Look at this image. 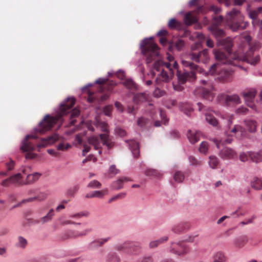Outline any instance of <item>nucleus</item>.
Listing matches in <instances>:
<instances>
[{"mask_svg": "<svg viewBox=\"0 0 262 262\" xmlns=\"http://www.w3.org/2000/svg\"><path fill=\"white\" fill-rule=\"evenodd\" d=\"M223 20V17L222 15L215 16L213 18V22L211 27H217L220 25Z\"/></svg>", "mask_w": 262, "mask_h": 262, "instance_id": "8fccbe9b", "label": "nucleus"}, {"mask_svg": "<svg viewBox=\"0 0 262 262\" xmlns=\"http://www.w3.org/2000/svg\"><path fill=\"white\" fill-rule=\"evenodd\" d=\"M126 181H128V179L126 177H123L119 179L112 183V187L114 189L118 190L123 187V182Z\"/></svg>", "mask_w": 262, "mask_h": 262, "instance_id": "c85d7f7f", "label": "nucleus"}, {"mask_svg": "<svg viewBox=\"0 0 262 262\" xmlns=\"http://www.w3.org/2000/svg\"><path fill=\"white\" fill-rule=\"evenodd\" d=\"M244 19V16L243 14L236 8H233L231 11H228L226 16V21H243Z\"/></svg>", "mask_w": 262, "mask_h": 262, "instance_id": "1a4fd4ad", "label": "nucleus"}, {"mask_svg": "<svg viewBox=\"0 0 262 262\" xmlns=\"http://www.w3.org/2000/svg\"><path fill=\"white\" fill-rule=\"evenodd\" d=\"M170 251L178 255H182L187 253L189 250L188 248L182 243H172L170 247Z\"/></svg>", "mask_w": 262, "mask_h": 262, "instance_id": "6e6552de", "label": "nucleus"}, {"mask_svg": "<svg viewBox=\"0 0 262 262\" xmlns=\"http://www.w3.org/2000/svg\"><path fill=\"white\" fill-rule=\"evenodd\" d=\"M209 165L212 169H215L217 168L219 164V160L214 156H210L209 157Z\"/></svg>", "mask_w": 262, "mask_h": 262, "instance_id": "f704fd0d", "label": "nucleus"}, {"mask_svg": "<svg viewBox=\"0 0 262 262\" xmlns=\"http://www.w3.org/2000/svg\"><path fill=\"white\" fill-rule=\"evenodd\" d=\"M122 84L129 90H136L137 89L136 84L132 79H125L122 82Z\"/></svg>", "mask_w": 262, "mask_h": 262, "instance_id": "c756f323", "label": "nucleus"}, {"mask_svg": "<svg viewBox=\"0 0 262 262\" xmlns=\"http://www.w3.org/2000/svg\"><path fill=\"white\" fill-rule=\"evenodd\" d=\"M108 192L107 189L103 190L102 191L96 190L91 192L93 198H102L105 194H106Z\"/></svg>", "mask_w": 262, "mask_h": 262, "instance_id": "c03bdc74", "label": "nucleus"}, {"mask_svg": "<svg viewBox=\"0 0 262 262\" xmlns=\"http://www.w3.org/2000/svg\"><path fill=\"white\" fill-rule=\"evenodd\" d=\"M221 158L224 160L232 159L237 157V154L231 148L225 147L219 153Z\"/></svg>", "mask_w": 262, "mask_h": 262, "instance_id": "9d476101", "label": "nucleus"}, {"mask_svg": "<svg viewBox=\"0 0 262 262\" xmlns=\"http://www.w3.org/2000/svg\"><path fill=\"white\" fill-rule=\"evenodd\" d=\"M182 83H180L179 81L177 83L172 82V86L174 90L181 92L183 90V86Z\"/></svg>", "mask_w": 262, "mask_h": 262, "instance_id": "052dcab7", "label": "nucleus"}, {"mask_svg": "<svg viewBox=\"0 0 262 262\" xmlns=\"http://www.w3.org/2000/svg\"><path fill=\"white\" fill-rule=\"evenodd\" d=\"M243 21H226V23L229 28L233 32L241 30V24H243Z\"/></svg>", "mask_w": 262, "mask_h": 262, "instance_id": "4be33fe9", "label": "nucleus"}, {"mask_svg": "<svg viewBox=\"0 0 262 262\" xmlns=\"http://www.w3.org/2000/svg\"><path fill=\"white\" fill-rule=\"evenodd\" d=\"M248 241V237L246 236H239L233 239V245L235 248L241 249L247 243Z\"/></svg>", "mask_w": 262, "mask_h": 262, "instance_id": "ddd939ff", "label": "nucleus"}, {"mask_svg": "<svg viewBox=\"0 0 262 262\" xmlns=\"http://www.w3.org/2000/svg\"><path fill=\"white\" fill-rule=\"evenodd\" d=\"M163 66V61L161 59H158L155 61L153 64V68L156 69L157 71L159 70V68L160 66Z\"/></svg>", "mask_w": 262, "mask_h": 262, "instance_id": "338daca9", "label": "nucleus"}, {"mask_svg": "<svg viewBox=\"0 0 262 262\" xmlns=\"http://www.w3.org/2000/svg\"><path fill=\"white\" fill-rule=\"evenodd\" d=\"M23 176L21 173H18L13 176H12L10 179L11 183L16 184L19 185H24V181L22 180Z\"/></svg>", "mask_w": 262, "mask_h": 262, "instance_id": "a878e982", "label": "nucleus"}, {"mask_svg": "<svg viewBox=\"0 0 262 262\" xmlns=\"http://www.w3.org/2000/svg\"><path fill=\"white\" fill-rule=\"evenodd\" d=\"M139 246L137 243L133 242H125L123 243L118 244L115 249L118 251L128 254H136Z\"/></svg>", "mask_w": 262, "mask_h": 262, "instance_id": "39448f33", "label": "nucleus"}, {"mask_svg": "<svg viewBox=\"0 0 262 262\" xmlns=\"http://www.w3.org/2000/svg\"><path fill=\"white\" fill-rule=\"evenodd\" d=\"M75 104V99L73 97H68L65 100L61 102L59 105V112L54 116L51 117L49 115H47L39 123L37 127L34 129V131L30 134L26 136L25 138L22 141L20 149L23 152L32 151L35 149V146L30 142H28V139L30 138L36 139L38 136L36 133L43 134L50 130L53 126L54 124L58 121H62V117L67 114L70 110Z\"/></svg>", "mask_w": 262, "mask_h": 262, "instance_id": "f257e3e1", "label": "nucleus"}, {"mask_svg": "<svg viewBox=\"0 0 262 262\" xmlns=\"http://www.w3.org/2000/svg\"><path fill=\"white\" fill-rule=\"evenodd\" d=\"M226 96H227V95H226L224 93H221V94H219L217 96V97H216V100L219 102H224L225 103H226Z\"/></svg>", "mask_w": 262, "mask_h": 262, "instance_id": "680f3d73", "label": "nucleus"}, {"mask_svg": "<svg viewBox=\"0 0 262 262\" xmlns=\"http://www.w3.org/2000/svg\"><path fill=\"white\" fill-rule=\"evenodd\" d=\"M91 229H86L82 231L79 232L78 231H69L68 232V235L65 237H63V239H66L68 238H76L77 237H81L85 236L88 234V233L91 232Z\"/></svg>", "mask_w": 262, "mask_h": 262, "instance_id": "f8f14e48", "label": "nucleus"}, {"mask_svg": "<svg viewBox=\"0 0 262 262\" xmlns=\"http://www.w3.org/2000/svg\"><path fill=\"white\" fill-rule=\"evenodd\" d=\"M209 30L211 32L212 34L216 38H219L224 35L223 30L219 29L217 27H210Z\"/></svg>", "mask_w": 262, "mask_h": 262, "instance_id": "7c9ffc66", "label": "nucleus"}, {"mask_svg": "<svg viewBox=\"0 0 262 262\" xmlns=\"http://www.w3.org/2000/svg\"><path fill=\"white\" fill-rule=\"evenodd\" d=\"M71 146V145L69 143H60L57 145V149L59 150L64 151L69 148Z\"/></svg>", "mask_w": 262, "mask_h": 262, "instance_id": "4d7b16f0", "label": "nucleus"}, {"mask_svg": "<svg viewBox=\"0 0 262 262\" xmlns=\"http://www.w3.org/2000/svg\"><path fill=\"white\" fill-rule=\"evenodd\" d=\"M198 56L199 57V63H207L209 58L208 55V51L207 49H204L203 51L199 52Z\"/></svg>", "mask_w": 262, "mask_h": 262, "instance_id": "bb28decb", "label": "nucleus"}, {"mask_svg": "<svg viewBox=\"0 0 262 262\" xmlns=\"http://www.w3.org/2000/svg\"><path fill=\"white\" fill-rule=\"evenodd\" d=\"M249 158L255 163H259L262 160V150L257 152L249 151Z\"/></svg>", "mask_w": 262, "mask_h": 262, "instance_id": "5701e85b", "label": "nucleus"}, {"mask_svg": "<svg viewBox=\"0 0 262 262\" xmlns=\"http://www.w3.org/2000/svg\"><path fill=\"white\" fill-rule=\"evenodd\" d=\"M101 186V184L97 180L91 181L88 184L87 187L92 189L100 188Z\"/></svg>", "mask_w": 262, "mask_h": 262, "instance_id": "3c124183", "label": "nucleus"}, {"mask_svg": "<svg viewBox=\"0 0 262 262\" xmlns=\"http://www.w3.org/2000/svg\"><path fill=\"white\" fill-rule=\"evenodd\" d=\"M248 111L249 110L246 107L241 106L235 110V113L239 115H244L247 114Z\"/></svg>", "mask_w": 262, "mask_h": 262, "instance_id": "603ef678", "label": "nucleus"}, {"mask_svg": "<svg viewBox=\"0 0 262 262\" xmlns=\"http://www.w3.org/2000/svg\"><path fill=\"white\" fill-rule=\"evenodd\" d=\"M48 196V193L46 192H40L37 195H36V200L39 201H42L45 200Z\"/></svg>", "mask_w": 262, "mask_h": 262, "instance_id": "13d9d810", "label": "nucleus"}, {"mask_svg": "<svg viewBox=\"0 0 262 262\" xmlns=\"http://www.w3.org/2000/svg\"><path fill=\"white\" fill-rule=\"evenodd\" d=\"M251 187L256 190L262 189V181L258 178H254L251 182Z\"/></svg>", "mask_w": 262, "mask_h": 262, "instance_id": "4c0bfd02", "label": "nucleus"}, {"mask_svg": "<svg viewBox=\"0 0 262 262\" xmlns=\"http://www.w3.org/2000/svg\"><path fill=\"white\" fill-rule=\"evenodd\" d=\"M129 145L133 156L135 158L138 157L140 154L139 146L138 143L135 141H131Z\"/></svg>", "mask_w": 262, "mask_h": 262, "instance_id": "aec40b11", "label": "nucleus"}, {"mask_svg": "<svg viewBox=\"0 0 262 262\" xmlns=\"http://www.w3.org/2000/svg\"><path fill=\"white\" fill-rule=\"evenodd\" d=\"M177 76L178 81L182 84H184L187 81H193L196 79L195 73L194 71H185L181 73L177 70Z\"/></svg>", "mask_w": 262, "mask_h": 262, "instance_id": "0eeeda50", "label": "nucleus"}, {"mask_svg": "<svg viewBox=\"0 0 262 262\" xmlns=\"http://www.w3.org/2000/svg\"><path fill=\"white\" fill-rule=\"evenodd\" d=\"M120 258L115 253H109L106 257V262H120Z\"/></svg>", "mask_w": 262, "mask_h": 262, "instance_id": "2f4dec72", "label": "nucleus"}, {"mask_svg": "<svg viewBox=\"0 0 262 262\" xmlns=\"http://www.w3.org/2000/svg\"><path fill=\"white\" fill-rule=\"evenodd\" d=\"M100 138L102 140L103 145H106L108 148H111L113 146L112 143H110L108 141V137L106 134H100Z\"/></svg>", "mask_w": 262, "mask_h": 262, "instance_id": "09e8293b", "label": "nucleus"}, {"mask_svg": "<svg viewBox=\"0 0 262 262\" xmlns=\"http://www.w3.org/2000/svg\"><path fill=\"white\" fill-rule=\"evenodd\" d=\"M257 91L254 88L247 89L241 92L246 104L255 111H257V109L254 104V100Z\"/></svg>", "mask_w": 262, "mask_h": 262, "instance_id": "20e7f679", "label": "nucleus"}, {"mask_svg": "<svg viewBox=\"0 0 262 262\" xmlns=\"http://www.w3.org/2000/svg\"><path fill=\"white\" fill-rule=\"evenodd\" d=\"M168 239V236H163L157 240L151 241L149 244V246L150 248H154L157 247L159 244L166 241Z\"/></svg>", "mask_w": 262, "mask_h": 262, "instance_id": "72a5a7b5", "label": "nucleus"}, {"mask_svg": "<svg viewBox=\"0 0 262 262\" xmlns=\"http://www.w3.org/2000/svg\"><path fill=\"white\" fill-rule=\"evenodd\" d=\"M164 94V91L161 90L158 88H156L154 91V95L156 97L162 96Z\"/></svg>", "mask_w": 262, "mask_h": 262, "instance_id": "774afa93", "label": "nucleus"}, {"mask_svg": "<svg viewBox=\"0 0 262 262\" xmlns=\"http://www.w3.org/2000/svg\"><path fill=\"white\" fill-rule=\"evenodd\" d=\"M58 139V136L56 134L49 136L47 138H42L41 139V142L37 145V147L38 148H41L48 146L54 143Z\"/></svg>", "mask_w": 262, "mask_h": 262, "instance_id": "9b49d317", "label": "nucleus"}, {"mask_svg": "<svg viewBox=\"0 0 262 262\" xmlns=\"http://www.w3.org/2000/svg\"><path fill=\"white\" fill-rule=\"evenodd\" d=\"M208 148L209 144L208 142L206 141H203L200 144L199 150L201 154L206 155L208 152Z\"/></svg>", "mask_w": 262, "mask_h": 262, "instance_id": "a18cd8bd", "label": "nucleus"}, {"mask_svg": "<svg viewBox=\"0 0 262 262\" xmlns=\"http://www.w3.org/2000/svg\"><path fill=\"white\" fill-rule=\"evenodd\" d=\"M41 174L38 172H34L32 174H29L27 176L25 181H24V185H28L32 184L38 180Z\"/></svg>", "mask_w": 262, "mask_h": 262, "instance_id": "6ab92c4d", "label": "nucleus"}, {"mask_svg": "<svg viewBox=\"0 0 262 262\" xmlns=\"http://www.w3.org/2000/svg\"><path fill=\"white\" fill-rule=\"evenodd\" d=\"M214 89L212 85H210L208 88L204 87H199L194 91L195 95H199L203 99L211 101L213 100L215 93Z\"/></svg>", "mask_w": 262, "mask_h": 262, "instance_id": "423d86ee", "label": "nucleus"}, {"mask_svg": "<svg viewBox=\"0 0 262 262\" xmlns=\"http://www.w3.org/2000/svg\"><path fill=\"white\" fill-rule=\"evenodd\" d=\"M167 25L170 29L173 30L178 28L180 26V23L175 18H172L169 20Z\"/></svg>", "mask_w": 262, "mask_h": 262, "instance_id": "37998d69", "label": "nucleus"}, {"mask_svg": "<svg viewBox=\"0 0 262 262\" xmlns=\"http://www.w3.org/2000/svg\"><path fill=\"white\" fill-rule=\"evenodd\" d=\"M184 21L186 25H191L197 21V18L192 12H189L185 14Z\"/></svg>", "mask_w": 262, "mask_h": 262, "instance_id": "393cba45", "label": "nucleus"}, {"mask_svg": "<svg viewBox=\"0 0 262 262\" xmlns=\"http://www.w3.org/2000/svg\"><path fill=\"white\" fill-rule=\"evenodd\" d=\"M225 260L224 255L221 252H218L216 254L215 259L213 262H224Z\"/></svg>", "mask_w": 262, "mask_h": 262, "instance_id": "864d4df0", "label": "nucleus"}, {"mask_svg": "<svg viewBox=\"0 0 262 262\" xmlns=\"http://www.w3.org/2000/svg\"><path fill=\"white\" fill-rule=\"evenodd\" d=\"M185 42L181 38L173 39L169 42V49L171 51L173 47H175L178 51H181L184 47Z\"/></svg>", "mask_w": 262, "mask_h": 262, "instance_id": "4468645a", "label": "nucleus"}, {"mask_svg": "<svg viewBox=\"0 0 262 262\" xmlns=\"http://www.w3.org/2000/svg\"><path fill=\"white\" fill-rule=\"evenodd\" d=\"M173 178L175 182L177 183H181L183 181L185 177L184 174L182 172L178 171L173 174Z\"/></svg>", "mask_w": 262, "mask_h": 262, "instance_id": "49530a36", "label": "nucleus"}, {"mask_svg": "<svg viewBox=\"0 0 262 262\" xmlns=\"http://www.w3.org/2000/svg\"><path fill=\"white\" fill-rule=\"evenodd\" d=\"M201 133L199 131L189 130L187 133V137L192 144L197 142L200 139Z\"/></svg>", "mask_w": 262, "mask_h": 262, "instance_id": "dca6fc26", "label": "nucleus"}, {"mask_svg": "<svg viewBox=\"0 0 262 262\" xmlns=\"http://www.w3.org/2000/svg\"><path fill=\"white\" fill-rule=\"evenodd\" d=\"M222 44L226 49V52L220 50H214L213 54L215 59L221 64H230L234 66H238L240 68L245 70L241 66L237 64L239 61H246L251 65H255L260 60L258 55L253 56V52L255 48L251 47L245 54H241V51L232 53L230 52L233 43L230 38H226L223 40Z\"/></svg>", "mask_w": 262, "mask_h": 262, "instance_id": "f03ea898", "label": "nucleus"}, {"mask_svg": "<svg viewBox=\"0 0 262 262\" xmlns=\"http://www.w3.org/2000/svg\"><path fill=\"white\" fill-rule=\"evenodd\" d=\"M152 39V37L145 38L140 43L141 52L146 57V63L148 64L156 60L159 55L158 46Z\"/></svg>", "mask_w": 262, "mask_h": 262, "instance_id": "7ed1b4c3", "label": "nucleus"}, {"mask_svg": "<svg viewBox=\"0 0 262 262\" xmlns=\"http://www.w3.org/2000/svg\"><path fill=\"white\" fill-rule=\"evenodd\" d=\"M182 64L185 67L189 68L190 69L192 70L191 71H198L200 73L202 72V69L200 68L198 65L194 64L193 62L182 60Z\"/></svg>", "mask_w": 262, "mask_h": 262, "instance_id": "b1692460", "label": "nucleus"}, {"mask_svg": "<svg viewBox=\"0 0 262 262\" xmlns=\"http://www.w3.org/2000/svg\"><path fill=\"white\" fill-rule=\"evenodd\" d=\"M205 116L206 120L208 123L213 126H215L217 125L218 122L216 118L213 116L207 113H205Z\"/></svg>", "mask_w": 262, "mask_h": 262, "instance_id": "a19ab883", "label": "nucleus"}, {"mask_svg": "<svg viewBox=\"0 0 262 262\" xmlns=\"http://www.w3.org/2000/svg\"><path fill=\"white\" fill-rule=\"evenodd\" d=\"M248 15L249 17L255 20L257 19L258 14L257 13V11H255V10H249L248 12Z\"/></svg>", "mask_w": 262, "mask_h": 262, "instance_id": "0e129e2a", "label": "nucleus"}, {"mask_svg": "<svg viewBox=\"0 0 262 262\" xmlns=\"http://www.w3.org/2000/svg\"><path fill=\"white\" fill-rule=\"evenodd\" d=\"M174 76V72H171L168 73L167 72L162 70L159 75V77L162 79V81L164 82H169L173 78Z\"/></svg>", "mask_w": 262, "mask_h": 262, "instance_id": "412c9836", "label": "nucleus"}, {"mask_svg": "<svg viewBox=\"0 0 262 262\" xmlns=\"http://www.w3.org/2000/svg\"><path fill=\"white\" fill-rule=\"evenodd\" d=\"M229 132L234 134L238 138L243 136L245 134V128L238 124L235 125L233 127L230 129Z\"/></svg>", "mask_w": 262, "mask_h": 262, "instance_id": "f3484780", "label": "nucleus"}, {"mask_svg": "<svg viewBox=\"0 0 262 262\" xmlns=\"http://www.w3.org/2000/svg\"><path fill=\"white\" fill-rule=\"evenodd\" d=\"M147 99V95L143 93H139L136 94L133 98L134 102L137 104L145 101Z\"/></svg>", "mask_w": 262, "mask_h": 262, "instance_id": "cd10ccee", "label": "nucleus"}, {"mask_svg": "<svg viewBox=\"0 0 262 262\" xmlns=\"http://www.w3.org/2000/svg\"><path fill=\"white\" fill-rule=\"evenodd\" d=\"M244 123L250 133H254L256 131L257 123L256 120L251 119H247L244 120Z\"/></svg>", "mask_w": 262, "mask_h": 262, "instance_id": "2eb2a0df", "label": "nucleus"}, {"mask_svg": "<svg viewBox=\"0 0 262 262\" xmlns=\"http://www.w3.org/2000/svg\"><path fill=\"white\" fill-rule=\"evenodd\" d=\"M28 244V242L23 236H19L18 237V242L16 244V246L21 249H25Z\"/></svg>", "mask_w": 262, "mask_h": 262, "instance_id": "58836bf2", "label": "nucleus"}, {"mask_svg": "<svg viewBox=\"0 0 262 262\" xmlns=\"http://www.w3.org/2000/svg\"><path fill=\"white\" fill-rule=\"evenodd\" d=\"M249 158V151L247 152H242L239 155V159L242 162H246L248 161Z\"/></svg>", "mask_w": 262, "mask_h": 262, "instance_id": "e2e57ef3", "label": "nucleus"}, {"mask_svg": "<svg viewBox=\"0 0 262 262\" xmlns=\"http://www.w3.org/2000/svg\"><path fill=\"white\" fill-rule=\"evenodd\" d=\"M89 143L93 145L95 149H99L100 148V142L99 139L96 137H91L88 139Z\"/></svg>", "mask_w": 262, "mask_h": 262, "instance_id": "c9c22d12", "label": "nucleus"}, {"mask_svg": "<svg viewBox=\"0 0 262 262\" xmlns=\"http://www.w3.org/2000/svg\"><path fill=\"white\" fill-rule=\"evenodd\" d=\"M113 108L112 105H108L105 106L103 108V111L105 116H111V113Z\"/></svg>", "mask_w": 262, "mask_h": 262, "instance_id": "5fc2aeb1", "label": "nucleus"}, {"mask_svg": "<svg viewBox=\"0 0 262 262\" xmlns=\"http://www.w3.org/2000/svg\"><path fill=\"white\" fill-rule=\"evenodd\" d=\"M242 102L239 96L237 94L227 95L226 99V104L229 105L231 103L238 104Z\"/></svg>", "mask_w": 262, "mask_h": 262, "instance_id": "a211bd4d", "label": "nucleus"}, {"mask_svg": "<svg viewBox=\"0 0 262 262\" xmlns=\"http://www.w3.org/2000/svg\"><path fill=\"white\" fill-rule=\"evenodd\" d=\"M182 109L184 113L187 116H189L190 115L191 112L193 111V108L188 104H184V105L183 106Z\"/></svg>", "mask_w": 262, "mask_h": 262, "instance_id": "6e6d98bb", "label": "nucleus"}, {"mask_svg": "<svg viewBox=\"0 0 262 262\" xmlns=\"http://www.w3.org/2000/svg\"><path fill=\"white\" fill-rule=\"evenodd\" d=\"M80 114V111L77 108H74L71 113L70 118V124L71 125H74L75 122V118L78 117Z\"/></svg>", "mask_w": 262, "mask_h": 262, "instance_id": "473e14b6", "label": "nucleus"}, {"mask_svg": "<svg viewBox=\"0 0 262 262\" xmlns=\"http://www.w3.org/2000/svg\"><path fill=\"white\" fill-rule=\"evenodd\" d=\"M79 189V187L77 186H74L69 188L66 192V195L69 197H74L75 194L77 192Z\"/></svg>", "mask_w": 262, "mask_h": 262, "instance_id": "de8ad7c7", "label": "nucleus"}, {"mask_svg": "<svg viewBox=\"0 0 262 262\" xmlns=\"http://www.w3.org/2000/svg\"><path fill=\"white\" fill-rule=\"evenodd\" d=\"M89 143L93 145L95 149H99L100 148V142L99 139L96 137H91L88 139Z\"/></svg>", "mask_w": 262, "mask_h": 262, "instance_id": "e433bc0d", "label": "nucleus"}, {"mask_svg": "<svg viewBox=\"0 0 262 262\" xmlns=\"http://www.w3.org/2000/svg\"><path fill=\"white\" fill-rule=\"evenodd\" d=\"M171 230L174 233H179L184 230V227L183 225H178L174 226Z\"/></svg>", "mask_w": 262, "mask_h": 262, "instance_id": "bf43d9fd", "label": "nucleus"}, {"mask_svg": "<svg viewBox=\"0 0 262 262\" xmlns=\"http://www.w3.org/2000/svg\"><path fill=\"white\" fill-rule=\"evenodd\" d=\"M160 114L162 119V122L165 125L167 124L168 119L167 118L165 113L161 110Z\"/></svg>", "mask_w": 262, "mask_h": 262, "instance_id": "69168bd1", "label": "nucleus"}, {"mask_svg": "<svg viewBox=\"0 0 262 262\" xmlns=\"http://www.w3.org/2000/svg\"><path fill=\"white\" fill-rule=\"evenodd\" d=\"M54 215V210L53 209H51L45 216L41 218L40 220L42 223H47L52 220Z\"/></svg>", "mask_w": 262, "mask_h": 262, "instance_id": "ea45409f", "label": "nucleus"}, {"mask_svg": "<svg viewBox=\"0 0 262 262\" xmlns=\"http://www.w3.org/2000/svg\"><path fill=\"white\" fill-rule=\"evenodd\" d=\"M90 212L88 211H81L76 213H74L70 215L71 219H80L82 217H88Z\"/></svg>", "mask_w": 262, "mask_h": 262, "instance_id": "79ce46f5", "label": "nucleus"}]
</instances>
